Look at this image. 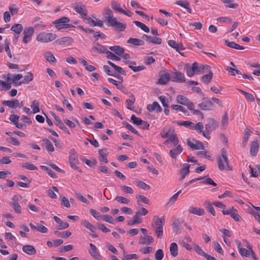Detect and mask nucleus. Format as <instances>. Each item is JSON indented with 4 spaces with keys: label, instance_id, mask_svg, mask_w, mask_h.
<instances>
[{
    "label": "nucleus",
    "instance_id": "f257e3e1",
    "mask_svg": "<svg viewBox=\"0 0 260 260\" xmlns=\"http://www.w3.org/2000/svg\"><path fill=\"white\" fill-rule=\"evenodd\" d=\"M217 163L218 169L220 171L224 170L231 171L232 167L229 164V160L228 158L226 150L223 148L221 150V155L217 157Z\"/></svg>",
    "mask_w": 260,
    "mask_h": 260
},
{
    "label": "nucleus",
    "instance_id": "f03ea898",
    "mask_svg": "<svg viewBox=\"0 0 260 260\" xmlns=\"http://www.w3.org/2000/svg\"><path fill=\"white\" fill-rule=\"evenodd\" d=\"M70 21V19L67 17H62L53 22V24L55 25V27L58 30H61L63 28H68L73 27V25L68 23Z\"/></svg>",
    "mask_w": 260,
    "mask_h": 260
},
{
    "label": "nucleus",
    "instance_id": "7ed1b4c3",
    "mask_svg": "<svg viewBox=\"0 0 260 260\" xmlns=\"http://www.w3.org/2000/svg\"><path fill=\"white\" fill-rule=\"evenodd\" d=\"M106 21L108 26L114 27L117 30L122 31L125 29L126 25L123 23L118 22L115 17L111 18L106 20Z\"/></svg>",
    "mask_w": 260,
    "mask_h": 260
},
{
    "label": "nucleus",
    "instance_id": "20e7f679",
    "mask_svg": "<svg viewBox=\"0 0 260 260\" xmlns=\"http://www.w3.org/2000/svg\"><path fill=\"white\" fill-rule=\"evenodd\" d=\"M56 37V35L51 32H43L40 33L37 37V40L40 42L48 43L54 40Z\"/></svg>",
    "mask_w": 260,
    "mask_h": 260
},
{
    "label": "nucleus",
    "instance_id": "39448f33",
    "mask_svg": "<svg viewBox=\"0 0 260 260\" xmlns=\"http://www.w3.org/2000/svg\"><path fill=\"white\" fill-rule=\"evenodd\" d=\"M69 161L70 166L74 170H78L79 172H81V170L79 169L77 165L79 164V160L78 159L77 155L74 149H71L69 152Z\"/></svg>",
    "mask_w": 260,
    "mask_h": 260
},
{
    "label": "nucleus",
    "instance_id": "423d86ee",
    "mask_svg": "<svg viewBox=\"0 0 260 260\" xmlns=\"http://www.w3.org/2000/svg\"><path fill=\"white\" fill-rule=\"evenodd\" d=\"M176 101L177 103L186 106L190 110H194V105L186 97L178 95L176 98Z\"/></svg>",
    "mask_w": 260,
    "mask_h": 260
},
{
    "label": "nucleus",
    "instance_id": "0eeeda50",
    "mask_svg": "<svg viewBox=\"0 0 260 260\" xmlns=\"http://www.w3.org/2000/svg\"><path fill=\"white\" fill-rule=\"evenodd\" d=\"M34 29L32 27H25L23 32V38L22 42L27 44L31 40V37L34 34Z\"/></svg>",
    "mask_w": 260,
    "mask_h": 260
},
{
    "label": "nucleus",
    "instance_id": "6e6552de",
    "mask_svg": "<svg viewBox=\"0 0 260 260\" xmlns=\"http://www.w3.org/2000/svg\"><path fill=\"white\" fill-rule=\"evenodd\" d=\"M19 199L17 195H14L9 204L13 208L14 212L17 214L21 213V207L19 204Z\"/></svg>",
    "mask_w": 260,
    "mask_h": 260
},
{
    "label": "nucleus",
    "instance_id": "1a4fd4ad",
    "mask_svg": "<svg viewBox=\"0 0 260 260\" xmlns=\"http://www.w3.org/2000/svg\"><path fill=\"white\" fill-rule=\"evenodd\" d=\"M74 9L77 13L81 16L82 18L87 16V11L84 5L81 3L75 4Z\"/></svg>",
    "mask_w": 260,
    "mask_h": 260
},
{
    "label": "nucleus",
    "instance_id": "9d476101",
    "mask_svg": "<svg viewBox=\"0 0 260 260\" xmlns=\"http://www.w3.org/2000/svg\"><path fill=\"white\" fill-rule=\"evenodd\" d=\"M142 38L146 40L148 43H152L156 45H159L161 43V39L157 37H151V36L143 35Z\"/></svg>",
    "mask_w": 260,
    "mask_h": 260
},
{
    "label": "nucleus",
    "instance_id": "9b49d317",
    "mask_svg": "<svg viewBox=\"0 0 260 260\" xmlns=\"http://www.w3.org/2000/svg\"><path fill=\"white\" fill-rule=\"evenodd\" d=\"M192 67L195 72V74H203L204 73V71L205 70H209L210 68V67L207 65H201L199 66L197 62H194L192 64Z\"/></svg>",
    "mask_w": 260,
    "mask_h": 260
},
{
    "label": "nucleus",
    "instance_id": "f8f14e48",
    "mask_svg": "<svg viewBox=\"0 0 260 260\" xmlns=\"http://www.w3.org/2000/svg\"><path fill=\"white\" fill-rule=\"evenodd\" d=\"M124 63L128 65L134 72H137L145 69L144 66H140L136 67V62L131 60H126L124 61Z\"/></svg>",
    "mask_w": 260,
    "mask_h": 260
},
{
    "label": "nucleus",
    "instance_id": "ddd939ff",
    "mask_svg": "<svg viewBox=\"0 0 260 260\" xmlns=\"http://www.w3.org/2000/svg\"><path fill=\"white\" fill-rule=\"evenodd\" d=\"M205 129L208 132H211L218 127V123L213 119L207 120V123L205 124Z\"/></svg>",
    "mask_w": 260,
    "mask_h": 260
},
{
    "label": "nucleus",
    "instance_id": "4468645a",
    "mask_svg": "<svg viewBox=\"0 0 260 260\" xmlns=\"http://www.w3.org/2000/svg\"><path fill=\"white\" fill-rule=\"evenodd\" d=\"M73 42L72 38L69 37H62L54 41V43L57 45H68L71 44Z\"/></svg>",
    "mask_w": 260,
    "mask_h": 260
},
{
    "label": "nucleus",
    "instance_id": "2eb2a0df",
    "mask_svg": "<svg viewBox=\"0 0 260 260\" xmlns=\"http://www.w3.org/2000/svg\"><path fill=\"white\" fill-rule=\"evenodd\" d=\"M172 81L177 83H183L186 81L184 74L180 72H176L173 73Z\"/></svg>",
    "mask_w": 260,
    "mask_h": 260
},
{
    "label": "nucleus",
    "instance_id": "dca6fc26",
    "mask_svg": "<svg viewBox=\"0 0 260 260\" xmlns=\"http://www.w3.org/2000/svg\"><path fill=\"white\" fill-rule=\"evenodd\" d=\"M89 246L90 247V250H89V252L91 256L97 260H101V255L99 252L98 251V250L96 246L92 243H90L89 244Z\"/></svg>",
    "mask_w": 260,
    "mask_h": 260
},
{
    "label": "nucleus",
    "instance_id": "f3484780",
    "mask_svg": "<svg viewBox=\"0 0 260 260\" xmlns=\"http://www.w3.org/2000/svg\"><path fill=\"white\" fill-rule=\"evenodd\" d=\"M198 107L202 110H211L213 108L214 105L211 101H207L199 104Z\"/></svg>",
    "mask_w": 260,
    "mask_h": 260
},
{
    "label": "nucleus",
    "instance_id": "a211bd4d",
    "mask_svg": "<svg viewBox=\"0 0 260 260\" xmlns=\"http://www.w3.org/2000/svg\"><path fill=\"white\" fill-rule=\"evenodd\" d=\"M247 248L249 250L244 248H241L239 249V252L242 256L249 257L251 254H253V251L252 249V247L248 243H247Z\"/></svg>",
    "mask_w": 260,
    "mask_h": 260
},
{
    "label": "nucleus",
    "instance_id": "6ab92c4d",
    "mask_svg": "<svg viewBox=\"0 0 260 260\" xmlns=\"http://www.w3.org/2000/svg\"><path fill=\"white\" fill-rule=\"evenodd\" d=\"M22 249L24 252L30 255H34L36 253V250L32 245H24L22 247Z\"/></svg>",
    "mask_w": 260,
    "mask_h": 260
},
{
    "label": "nucleus",
    "instance_id": "aec40b11",
    "mask_svg": "<svg viewBox=\"0 0 260 260\" xmlns=\"http://www.w3.org/2000/svg\"><path fill=\"white\" fill-rule=\"evenodd\" d=\"M147 110L149 112L155 111L156 112H160L161 108L157 102H154L152 104H149L147 107Z\"/></svg>",
    "mask_w": 260,
    "mask_h": 260
},
{
    "label": "nucleus",
    "instance_id": "412c9836",
    "mask_svg": "<svg viewBox=\"0 0 260 260\" xmlns=\"http://www.w3.org/2000/svg\"><path fill=\"white\" fill-rule=\"evenodd\" d=\"M175 148L171 149L169 152L170 155L173 158H176V156L180 154L182 151V147L180 145H176Z\"/></svg>",
    "mask_w": 260,
    "mask_h": 260
},
{
    "label": "nucleus",
    "instance_id": "4be33fe9",
    "mask_svg": "<svg viewBox=\"0 0 260 260\" xmlns=\"http://www.w3.org/2000/svg\"><path fill=\"white\" fill-rule=\"evenodd\" d=\"M140 215V212L137 211L133 216V220H129L127 224L128 225H133L135 224H139L142 222V220L140 218L139 216Z\"/></svg>",
    "mask_w": 260,
    "mask_h": 260
},
{
    "label": "nucleus",
    "instance_id": "5701e85b",
    "mask_svg": "<svg viewBox=\"0 0 260 260\" xmlns=\"http://www.w3.org/2000/svg\"><path fill=\"white\" fill-rule=\"evenodd\" d=\"M259 149V144L257 141H253L250 145V153L251 156H254L257 154Z\"/></svg>",
    "mask_w": 260,
    "mask_h": 260
},
{
    "label": "nucleus",
    "instance_id": "b1692460",
    "mask_svg": "<svg viewBox=\"0 0 260 260\" xmlns=\"http://www.w3.org/2000/svg\"><path fill=\"white\" fill-rule=\"evenodd\" d=\"M53 219L57 223L58 225V230H63L69 227V224L66 222H63L59 217L56 216L53 217Z\"/></svg>",
    "mask_w": 260,
    "mask_h": 260
},
{
    "label": "nucleus",
    "instance_id": "393cba45",
    "mask_svg": "<svg viewBox=\"0 0 260 260\" xmlns=\"http://www.w3.org/2000/svg\"><path fill=\"white\" fill-rule=\"evenodd\" d=\"M188 212L190 213L199 216H201L205 214V211L204 209L194 207H190L188 210Z\"/></svg>",
    "mask_w": 260,
    "mask_h": 260
},
{
    "label": "nucleus",
    "instance_id": "a878e982",
    "mask_svg": "<svg viewBox=\"0 0 260 260\" xmlns=\"http://www.w3.org/2000/svg\"><path fill=\"white\" fill-rule=\"evenodd\" d=\"M170 80V76L169 73H164L160 75L158 83L161 85L167 84Z\"/></svg>",
    "mask_w": 260,
    "mask_h": 260
},
{
    "label": "nucleus",
    "instance_id": "bb28decb",
    "mask_svg": "<svg viewBox=\"0 0 260 260\" xmlns=\"http://www.w3.org/2000/svg\"><path fill=\"white\" fill-rule=\"evenodd\" d=\"M92 51H97L98 52L101 53H106L107 52L108 50L107 48L99 43L95 44L94 46L91 48Z\"/></svg>",
    "mask_w": 260,
    "mask_h": 260
},
{
    "label": "nucleus",
    "instance_id": "cd10ccee",
    "mask_svg": "<svg viewBox=\"0 0 260 260\" xmlns=\"http://www.w3.org/2000/svg\"><path fill=\"white\" fill-rule=\"evenodd\" d=\"M153 239L150 236H141L140 238L139 244L145 245L149 244L153 242Z\"/></svg>",
    "mask_w": 260,
    "mask_h": 260
},
{
    "label": "nucleus",
    "instance_id": "c85d7f7f",
    "mask_svg": "<svg viewBox=\"0 0 260 260\" xmlns=\"http://www.w3.org/2000/svg\"><path fill=\"white\" fill-rule=\"evenodd\" d=\"M19 101L18 100H13L11 101H4L2 102V104L7 106L11 108H15L19 106Z\"/></svg>",
    "mask_w": 260,
    "mask_h": 260
},
{
    "label": "nucleus",
    "instance_id": "c756f323",
    "mask_svg": "<svg viewBox=\"0 0 260 260\" xmlns=\"http://www.w3.org/2000/svg\"><path fill=\"white\" fill-rule=\"evenodd\" d=\"M99 154L100 155L99 159L101 161L107 164L108 160L107 157L108 154L106 153V149H100L99 150Z\"/></svg>",
    "mask_w": 260,
    "mask_h": 260
},
{
    "label": "nucleus",
    "instance_id": "7c9ffc66",
    "mask_svg": "<svg viewBox=\"0 0 260 260\" xmlns=\"http://www.w3.org/2000/svg\"><path fill=\"white\" fill-rule=\"evenodd\" d=\"M109 49L118 56H121L124 52V48L119 46H111L109 47Z\"/></svg>",
    "mask_w": 260,
    "mask_h": 260
},
{
    "label": "nucleus",
    "instance_id": "2f4dec72",
    "mask_svg": "<svg viewBox=\"0 0 260 260\" xmlns=\"http://www.w3.org/2000/svg\"><path fill=\"white\" fill-rule=\"evenodd\" d=\"M23 121H20V122H18V121H16L15 126L18 128H22L23 126L25 125V124H30L31 123V121L30 119L25 115L23 116Z\"/></svg>",
    "mask_w": 260,
    "mask_h": 260
},
{
    "label": "nucleus",
    "instance_id": "473e14b6",
    "mask_svg": "<svg viewBox=\"0 0 260 260\" xmlns=\"http://www.w3.org/2000/svg\"><path fill=\"white\" fill-rule=\"evenodd\" d=\"M127 43L136 46H143L145 44L143 40L136 38H129L127 40Z\"/></svg>",
    "mask_w": 260,
    "mask_h": 260
},
{
    "label": "nucleus",
    "instance_id": "72a5a7b5",
    "mask_svg": "<svg viewBox=\"0 0 260 260\" xmlns=\"http://www.w3.org/2000/svg\"><path fill=\"white\" fill-rule=\"evenodd\" d=\"M225 44L232 48H234L237 50H243L244 49V48L240 45L237 44L236 43L234 42H230L227 40L225 41Z\"/></svg>",
    "mask_w": 260,
    "mask_h": 260
},
{
    "label": "nucleus",
    "instance_id": "f704fd0d",
    "mask_svg": "<svg viewBox=\"0 0 260 260\" xmlns=\"http://www.w3.org/2000/svg\"><path fill=\"white\" fill-rule=\"evenodd\" d=\"M33 75L31 72L28 73L27 75L24 77L23 79L19 82L18 85H20L22 84H28L29 82L33 80Z\"/></svg>",
    "mask_w": 260,
    "mask_h": 260
},
{
    "label": "nucleus",
    "instance_id": "c9c22d12",
    "mask_svg": "<svg viewBox=\"0 0 260 260\" xmlns=\"http://www.w3.org/2000/svg\"><path fill=\"white\" fill-rule=\"evenodd\" d=\"M173 230L176 234H178L180 232L181 223L179 219L175 220L172 223Z\"/></svg>",
    "mask_w": 260,
    "mask_h": 260
},
{
    "label": "nucleus",
    "instance_id": "e433bc0d",
    "mask_svg": "<svg viewBox=\"0 0 260 260\" xmlns=\"http://www.w3.org/2000/svg\"><path fill=\"white\" fill-rule=\"evenodd\" d=\"M11 30L19 35L23 30V26L21 24H15L12 26Z\"/></svg>",
    "mask_w": 260,
    "mask_h": 260
},
{
    "label": "nucleus",
    "instance_id": "4c0bfd02",
    "mask_svg": "<svg viewBox=\"0 0 260 260\" xmlns=\"http://www.w3.org/2000/svg\"><path fill=\"white\" fill-rule=\"evenodd\" d=\"M184 167L180 170V175H181V179L185 178V176L189 172V166L187 164H184Z\"/></svg>",
    "mask_w": 260,
    "mask_h": 260
},
{
    "label": "nucleus",
    "instance_id": "58836bf2",
    "mask_svg": "<svg viewBox=\"0 0 260 260\" xmlns=\"http://www.w3.org/2000/svg\"><path fill=\"white\" fill-rule=\"evenodd\" d=\"M30 107L32 109V112H30L29 114H31V113L36 114L40 112L39 103L38 101L34 100L31 103Z\"/></svg>",
    "mask_w": 260,
    "mask_h": 260
},
{
    "label": "nucleus",
    "instance_id": "ea45409f",
    "mask_svg": "<svg viewBox=\"0 0 260 260\" xmlns=\"http://www.w3.org/2000/svg\"><path fill=\"white\" fill-rule=\"evenodd\" d=\"M153 220L155 222L154 224L153 225L154 228L163 226V221L165 220L164 217L160 218L157 216H154Z\"/></svg>",
    "mask_w": 260,
    "mask_h": 260
},
{
    "label": "nucleus",
    "instance_id": "a19ab883",
    "mask_svg": "<svg viewBox=\"0 0 260 260\" xmlns=\"http://www.w3.org/2000/svg\"><path fill=\"white\" fill-rule=\"evenodd\" d=\"M170 251L172 256H177L178 255V246L176 243H172L171 244Z\"/></svg>",
    "mask_w": 260,
    "mask_h": 260
},
{
    "label": "nucleus",
    "instance_id": "79ce46f5",
    "mask_svg": "<svg viewBox=\"0 0 260 260\" xmlns=\"http://www.w3.org/2000/svg\"><path fill=\"white\" fill-rule=\"evenodd\" d=\"M204 205L205 208L209 213H210L213 216H215V211L212 205L211 204L210 202L206 201L204 204Z\"/></svg>",
    "mask_w": 260,
    "mask_h": 260
},
{
    "label": "nucleus",
    "instance_id": "37998d69",
    "mask_svg": "<svg viewBox=\"0 0 260 260\" xmlns=\"http://www.w3.org/2000/svg\"><path fill=\"white\" fill-rule=\"evenodd\" d=\"M82 224L83 226L88 229L92 233H94L95 230V227L87 220L83 221L82 222Z\"/></svg>",
    "mask_w": 260,
    "mask_h": 260
},
{
    "label": "nucleus",
    "instance_id": "c03bdc74",
    "mask_svg": "<svg viewBox=\"0 0 260 260\" xmlns=\"http://www.w3.org/2000/svg\"><path fill=\"white\" fill-rule=\"evenodd\" d=\"M213 73L210 71L209 74L204 75L202 77L201 80L204 83H209L211 81Z\"/></svg>",
    "mask_w": 260,
    "mask_h": 260
},
{
    "label": "nucleus",
    "instance_id": "a18cd8bd",
    "mask_svg": "<svg viewBox=\"0 0 260 260\" xmlns=\"http://www.w3.org/2000/svg\"><path fill=\"white\" fill-rule=\"evenodd\" d=\"M44 57L46 60L49 62L52 63L55 62L56 61V59L55 58L54 56L50 52H45L44 54Z\"/></svg>",
    "mask_w": 260,
    "mask_h": 260
},
{
    "label": "nucleus",
    "instance_id": "49530a36",
    "mask_svg": "<svg viewBox=\"0 0 260 260\" xmlns=\"http://www.w3.org/2000/svg\"><path fill=\"white\" fill-rule=\"evenodd\" d=\"M23 116L24 115L20 116L18 115H11L9 119L15 125V123H16L15 121L20 122V121H23Z\"/></svg>",
    "mask_w": 260,
    "mask_h": 260
},
{
    "label": "nucleus",
    "instance_id": "de8ad7c7",
    "mask_svg": "<svg viewBox=\"0 0 260 260\" xmlns=\"http://www.w3.org/2000/svg\"><path fill=\"white\" fill-rule=\"evenodd\" d=\"M43 142L46 146V148L48 151L53 152L54 150V147L51 142L47 138L43 139Z\"/></svg>",
    "mask_w": 260,
    "mask_h": 260
},
{
    "label": "nucleus",
    "instance_id": "09e8293b",
    "mask_svg": "<svg viewBox=\"0 0 260 260\" xmlns=\"http://www.w3.org/2000/svg\"><path fill=\"white\" fill-rule=\"evenodd\" d=\"M181 190H179L177 192L174 194L170 199L169 202L167 203L166 206L170 207L172 204L174 203L177 200L179 194L181 193Z\"/></svg>",
    "mask_w": 260,
    "mask_h": 260
},
{
    "label": "nucleus",
    "instance_id": "8fccbe9b",
    "mask_svg": "<svg viewBox=\"0 0 260 260\" xmlns=\"http://www.w3.org/2000/svg\"><path fill=\"white\" fill-rule=\"evenodd\" d=\"M108 81L112 83V84L114 85L116 88L120 90H122L124 88V87L122 85L120 84V82L117 81L115 80L114 79L109 78H108Z\"/></svg>",
    "mask_w": 260,
    "mask_h": 260
},
{
    "label": "nucleus",
    "instance_id": "3c124183",
    "mask_svg": "<svg viewBox=\"0 0 260 260\" xmlns=\"http://www.w3.org/2000/svg\"><path fill=\"white\" fill-rule=\"evenodd\" d=\"M136 182L137 186L144 190H149L150 188V186L143 181L136 180Z\"/></svg>",
    "mask_w": 260,
    "mask_h": 260
},
{
    "label": "nucleus",
    "instance_id": "603ef678",
    "mask_svg": "<svg viewBox=\"0 0 260 260\" xmlns=\"http://www.w3.org/2000/svg\"><path fill=\"white\" fill-rule=\"evenodd\" d=\"M239 91L240 92L243 94L245 99L249 102H254V96L253 95L250 93H248V92H246L242 90H241V89H239Z\"/></svg>",
    "mask_w": 260,
    "mask_h": 260
},
{
    "label": "nucleus",
    "instance_id": "864d4df0",
    "mask_svg": "<svg viewBox=\"0 0 260 260\" xmlns=\"http://www.w3.org/2000/svg\"><path fill=\"white\" fill-rule=\"evenodd\" d=\"M134 23L137 26L140 27L141 29L144 31L145 32H149L150 30L149 28L144 24L138 21H135Z\"/></svg>",
    "mask_w": 260,
    "mask_h": 260
},
{
    "label": "nucleus",
    "instance_id": "5fc2aeb1",
    "mask_svg": "<svg viewBox=\"0 0 260 260\" xmlns=\"http://www.w3.org/2000/svg\"><path fill=\"white\" fill-rule=\"evenodd\" d=\"M203 127L204 126L202 122H199L196 124L193 123V126H191V129L196 130L199 133H201Z\"/></svg>",
    "mask_w": 260,
    "mask_h": 260
},
{
    "label": "nucleus",
    "instance_id": "6e6d98bb",
    "mask_svg": "<svg viewBox=\"0 0 260 260\" xmlns=\"http://www.w3.org/2000/svg\"><path fill=\"white\" fill-rule=\"evenodd\" d=\"M123 124L127 129L132 132L133 133L137 135V136H140L139 133L128 123L124 121L123 122Z\"/></svg>",
    "mask_w": 260,
    "mask_h": 260
},
{
    "label": "nucleus",
    "instance_id": "4d7b16f0",
    "mask_svg": "<svg viewBox=\"0 0 260 260\" xmlns=\"http://www.w3.org/2000/svg\"><path fill=\"white\" fill-rule=\"evenodd\" d=\"M112 8L118 12H123V9L120 7L119 4H118L116 1H112L111 2Z\"/></svg>",
    "mask_w": 260,
    "mask_h": 260
},
{
    "label": "nucleus",
    "instance_id": "13d9d810",
    "mask_svg": "<svg viewBox=\"0 0 260 260\" xmlns=\"http://www.w3.org/2000/svg\"><path fill=\"white\" fill-rule=\"evenodd\" d=\"M176 123L178 125H183L190 129L193 126V123L189 121H178Z\"/></svg>",
    "mask_w": 260,
    "mask_h": 260
},
{
    "label": "nucleus",
    "instance_id": "bf43d9fd",
    "mask_svg": "<svg viewBox=\"0 0 260 260\" xmlns=\"http://www.w3.org/2000/svg\"><path fill=\"white\" fill-rule=\"evenodd\" d=\"M106 56L108 59L112 60L119 61L120 60V58L119 57L109 51L106 52Z\"/></svg>",
    "mask_w": 260,
    "mask_h": 260
},
{
    "label": "nucleus",
    "instance_id": "052dcab7",
    "mask_svg": "<svg viewBox=\"0 0 260 260\" xmlns=\"http://www.w3.org/2000/svg\"><path fill=\"white\" fill-rule=\"evenodd\" d=\"M115 200L124 204H128L130 203V200L122 196H117L115 198Z\"/></svg>",
    "mask_w": 260,
    "mask_h": 260
},
{
    "label": "nucleus",
    "instance_id": "680f3d73",
    "mask_svg": "<svg viewBox=\"0 0 260 260\" xmlns=\"http://www.w3.org/2000/svg\"><path fill=\"white\" fill-rule=\"evenodd\" d=\"M250 136V131L248 129L246 128L244 131V136H243V144L244 147L245 146L246 143Z\"/></svg>",
    "mask_w": 260,
    "mask_h": 260
},
{
    "label": "nucleus",
    "instance_id": "e2e57ef3",
    "mask_svg": "<svg viewBox=\"0 0 260 260\" xmlns=\"http://www.w3.org/2000/svg\"><path fill=\"white\" fill-rule=\"evenodd\" d=\"M41 168L44 170L46 171L48 174L52 178H55L57 177L55 173L47 167L45 166H41Z\"/></svg>",
    "mask_w": 260,
    "mask_h": 260
},
{
    "label": "nucleus",
    "instance_id": "0e129e2a",
    "mask_svg": "<svg viewBox=\"0 0 260 260\" xmlns=\"http://www.w3.org/2000/svg\"><path fill=\"white\" fill-rule=\"evenodd\" d=\"M120 188L125 193L133 194L134 192L133 189L129 186L126 185H121Z\"/></svg>",
    "mask_w": 260,
    "mask_h": 260
},
{
    "label": "nucleus",
    "instance_id": "69168bd1",
    "mask_svg": "<svg viewBox=\"0 0 260 260\" xmlns=\"http://www.w3.org/2000/svg\"><path fill=\"white\" fill-rule=\"evenodd\" d=\"M194 251L199 255L205 256L206 253L202 250V249L197 244H193Z\"/></svg>",
    "mask_w": 260,
    "mask_h": 260
},
{
    "label": "nucleus",
    "instance_id": "338daca9",
    "mask_svg": "<svg viewBox=\"0 0 260 260\" xmlns=\"http://www.w3.org/2000/svg\"><path fill=\"white\" fill-rule=\"evenodd\" d=\"M102 219L106 222H108L110 223L114 224L115 223V220L113 219V218L109 215H104L102 216Z\"/></svg>",
    "mask_w": 260,
    "mask_h": 260
},
{
    "label": "nucleus",
    "instance_id": "774afa93",
    "mask_svg": "<svg viewBox=\"0 0 260 260\" xmlns=\"http://www.w3.org/2000/svg\"><path fill=\"white\" fill-rule=\"evenodd\" d=\"M164 252L162 249H158L155 254V258L156 260H161L164 257Z\"/></svg>",
    "mask_w": 260,
    "mask_h": 260
}]
</instances>
